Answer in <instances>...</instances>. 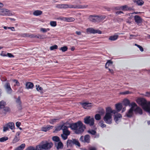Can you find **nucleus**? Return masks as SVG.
I'll use <instances>...</instances> for the list:
<instances>
[{
  "instance_id": "nucleus-52",
  "label": "nucleus",
  "mask_w": 150,
  "mask_h": 150,
  "mask_svg": "<svg viewBox=\"0 0 150 150\" xmlns=\"http://www.w3.org/2000/svg\"><path fill=\"white\" fill-rule=\"evenodd\" d=\"M131 93V92H130L129 91H126L124 92H121L120 93V94L122 95H125V94H129Z\"/></svg>"
},
{
  "instance_id": "nucleus-25",
  "label": "nucleus",
  "mask_w": 150,
  "mask_h": 150,
  "mask_svg": "<svg viewBox=\"0 0 150 150\" xmlns=\"http://www.w3.org/2000/svg\"><path fill=\"white\" fill-rule=\"evenodd\" d=\"M122 117V116L120 114H117L115 116L114 120L115 122L117 123L119 120V119Z\"/></svg>"
},
{
  "instance_id": "nucleus-5",
  "label": "nucleus",
  "mask_w": 150,
  "mask_h": 150,
  "mask_svg": "<svg viewBox=\"0 0 150 150\" xmlns=\"http://www.w3.org/2000/svg\"><path fill=\"white\" fill-rule=\"evenodd\" d=\"M42 148L43 149L46 150L50 149L53 146V144L52 142H48L46 141L45 142L42 141L41 142Z\"/></svg>"
},
{
  "instance_id": "nucleus-35",
  "label": "nucleus",
  "mask_w": 150,
  "mask_h": 150,
  "mask_svg": "<svg viewBox=\"0 0 150 150\" xmlns=\"http://www.w3.org/2000/svg\"><path fill=\"white\" fill-rule=\"evenodd\" d=\"M36 89L37 91L40 92L41 93H43V92H42V91L43 90V89L42 88L40 87L39 85H36Z\"/></svg>"
},
{
  "instance_id": "nucleus-59",
  "label": "nucleus",
  "mask_w": 150,
  "mask_h": 150,
  "mask_svg": "<svg viewBox=\"0 0 150 150\" xmlns=\"http://www.w3.org/2000/svg\"><path fill=\"white\" fill-rule=\"evenodd\" d=\"M7 56L9 57H14V56L11 53H8L7 54Z\"/></svg>"
},
{
  "instance_id": "nucleus-9",
  "label": "nucleus",
  "mask_w": 150,
  "mask_h": 150,
  "mask_svg": "<svg viewBox=\"0 0 150 150\" xmlns=\"http://www.w3.org/2000/svg\"><path fill=\"white\" fill-rule=\"evenodd\" d=\"M112 115L108 113H106L103 117V120L105 122L108 124H110L112 122Z\"/></svg>"
},
{
  "instance_id": "nucleus-12",
  "label": "nucleus",
  "mask_w": 150,
  "mask_h": 150,
  "mask_svg": "<svg viewBox=\"0 0 150 150\" xmlns=\"http://www.w3.org/2000/svg\"><path fill=\"white\" fill-rule=\"evenodd\" d=\"M21 132L20 131L16 133V134L12 141V143L13 144L16 143L18 142L19 141L20 139V137L19 136Z\"/></svg>"
},
{
  "instance_id": "nucleus-63",
  "label": "nucleus",
  "mask_w": 150,
  "mask_h": 150,
  "mask_svg": "<svg viewBox=\"0 0 150 150\" xmlns=\"http://www.w3.org/2000/svg\"><path fill=\"white\" fill-rule=\"evenodd\" d=\"M26 150H34V149L32 146H30L27 148Z\"/></svg>"
},
{
  "instance_id": "nucleus-21",
  "label": "nucleus",
  "mask_w": 150,
  "mask_h": 150,
  "mask_svg": "<svg viewBox=\"0 0 150 150\" xmlns=\"http://www.w3.org/2000/svg\"><path fill=\"white\" fill-rule=\"evenodd\" d=\"M8 127V128L10 129L11 130L15 129V125L14 123L13 122H9L6 124Z\"/></svg>"
},
{
  "instance_id": "nucleus-43",
  "label": "nucleus",
  "mask_w": 150,
  "mask_h": 150,
  "mask_svg": "<svg viewBox=\"0 0 150 150\" xmlns=\"http://www.w3.org/2000/svg\"><path fill=\"white\" fill-rule=\"evenodd\" d=\"M112 110L111 107H108L106 108V113H108L110 114H111V112H112Z\"/></svg>"
},
{
  "instance_id": "nucleus-27",
  "label": "nucleus",
  "mask_w": 150,
  "mask_h": 150,
  "mask_svg": "<svg viewBox=\"0 0 150 150\" xmlns=\"http://www.w3.org/2000/svg\"><path fill=\"white\" fill-rule=\"evenodd\" d=\"M133 1L139 6H142L144 3V1L142 0H134Z\"/></svg>"
},
{
  "instance_id": "nucleus-47",
  "label": "nucleus",
  "mask_w": 150,
  "mask_h": 150,
  "mask_svg": "<svg viewBox=\"0 0 150 150\" xmlns=\"http://www.w3.org/2000/svg\"><path fill=\"white\" fill-rule=\"evenodd\" d=\"M95 118L96 120H99L101 119L100 115L99 114H96L95 116Z\"/></svg>"
},
{
  "instance_id": "nucleus-56",
  "label": "nucleus",
  "mask_w": 150,
  "mask_h": 150,
  "mask_svg": "<svg viewBox=\"0 0 150 150\" xmlns=\"http://www.w3.org/2000/svg\"><path fill=\"white\" fill-rule=\"evenodd\" d=\"M62 129L63 130V131L67 130L68 128V127L64 125H61Z\"/></svg>"
},
{
  "instance_id": "nucleus-15",
  "label": "nucleus",
  "mask_w": 150,
  "mask_h": 150,
  "mask_svg": "<svg viewBox=\"0 0 150 150\" xmlns=\"http://www.w3.org/2000/svg\"><path fill=\"white\" fill-rule=\"evenodd\" d=\"M134 19L135 22L137 24L141 23L142 21V19L140 16L138 15H135L134 16Z\"/></svg>"
},
{
  "instance_id": "nucleus-31",
  "label": "nucleus",
  "mask_w": 150,
  "mask_h": 150,
  "mask_svg": "<svg viewBox=\"0 0 150 150\" xmlns=\"http://www.w3.org/2000/svg\"><path fill=\"white\" fill-rule=\"evenodd\" d=\"M117 9L122 10L123 11H127L129 10V8H128L127 6L126 5L120 7Z\"/></svg>"
},
{
  "instance_id": "nucleus-38",
  "label": "nucleus",
  "mask_w": 150,
  "mask_h": 150,
  "mask_svg": "<svg viewBox=\"0 0 150 150\" xmlns=\"http://www.w3.org/2000/svg\"><path fill=\"white\" fill-rule=\"evenodd\" d=\"M16 102L18 105L22 104V102L21 100V97L20 96H19L17 98H16Z\"/></svg>"
},
{
  "instance_id": "nucleus-46",
  "label": "nucleus",
  "mask_w": 150,
  "mask_h": 150,
  "mask_svg": "<svg viewBox=\"0 0 150 150\" xmlns=\"http://www.w3.org/2000/svg\"><path fill=\"white\" fill-rule=\"evenodd\" d=\"M22 36L23 37H29L31 38H35V35L34 34L31 35H30L28 36L27 34L24 33L23 34Z\"/></svg>"
},
{
  "instance_id": "nucleus-7",
  "label": "nucleus",
  "mask_w": 150,
  "mask_h": 150,
  "mask_svg": "<svg viewBox=\"0 0 150 150\" xmlns=\"http://www.w3.org/2000/svg\"><path fill=\"white\" fill-rule=\"evenodd\" d=\"M79 140L83 143L88 144L90 142V136L89 134H86L84 136H81Z\"/></svg>"
},
{
  "instance_id": "nucleus-26",
  "label": "nucleus",
  "mask_w": 150,
  "mask_h": 150,
  "mask_svg": "<svg viewBox=\"0 0 150 150\" xmlns=\"http://www.w3.org/2000/svg\"><path fill=\"white\" fill-rule=\"evenodd\" d=\"M98 23L102 21L105 18L104 15L97 16Z\"/></svg>"
},
{
  "instance_id": "nucleus-1",
  "label": "nucleus",
  "mask_w": 150,
  "mask_h": 150,
  "mask_svg": "<svg viewBox=\"0 0 150 150\" xmlns=\"http://www.w3.org/2000/svg\"><path fill=\"white\" fill-rule=\"evenodd\" d=\"M70 127L72 129L74 130L75 133L76 134H81L86 128L85 126L80 121L70 124Z\"/></svg>"
},
{
  "instance_id": "nucleus-4",
  "label": "nucleus",
  "mask_w": 150,
  "mask_h": 150,
  "mask_svg": "<svg viewBox=\"0 0 150 150\" xmlns=\"http://www.w3.org/2000/svg\"><path fill=\"white\" fill-rule=\"evenodd\" d=\"M67 144L68 147H72L74 145L79 147L81 145L79 142L76 139H72V140L68 139L67 142Z\"/></svg>"
},
{
  "instance_id": "nucleus-40",
  "label": "nucleus",
  "mask_w": 150,
  "mask_h": 150,
  "mask_svg": "<svg viewBox=\"0 0 150 150\" xmlns=\"http://www.w3.org/2000/svg\"><path fill=\"white\" fill-rule=\"evenodd\" d=\"M41 146L42 145L40 144L36 146L35 149L33 147H32L33 148L34 150H42L43 149L42 148Z\"/></svg>"
},
{
  "instance_id": "nucleus-18",
  "label": "nucleus",
  "mask_w": 150,
  "mask_h": 150,
  "mask_svg": "<svg viewBox=\"0 0 150 150\" xmlns=\"http://www.w3.org/2000/svg\"><path fill=\"white\" fill-rule=\"evenodd\" d=\"M89 19L92 22L98 23L97 16H91L89 17Z\"/></svg>"
},
{
  "instance_id": "nucleus-34",
  "label": "nucleus",
  "mask_w": 150,
  "mask_h": 150,
  "mask_svg": "<svg viewBox=\"0 0 150 150\" xmlns=\"http://www.w3.org/2000/svg\"><path fill=\"white\" fill-rule=\"evenodd\" d=\"M118 37V35L111 36L109 37V39L111 40L114 41L117 39Z\"/></svg>"
},
{
  "instance_id": "nucleus-17",
  "label": "nucleus",
  "mask_w": 150,
  "mask_h": 150,
  "mask_svg": "<svg viewBox=\"0 0 150 150\" xmlns=\"http://www.w3.org/2000/svg\"><path fill=\"white\" fill-rule=\"evenodd\" d=\"M55 146H56L57 149L59 150V149L63 148V144L61 141H59L57 144L55 143Z\"/></svg>"
},
{
  "instance_id": "nucleus-30",
  "label": "nucleus",
  "mask_w": 150,
  "mask_h": 150,
  "mask_svg": "<svg viewBox=\"0 0 150 150\" xmlns=\"http://www.w3.org/2000/svg\"><path fill=\"white\" fill-rule=\"evenodd\" d=\"M124 105L125 106L130 105V102L129 100L127 99H125L123 101Z\"/></svg>"
},
{
  "instance_id": "nucleus-58",
  "label": "nucleus",
  "mask_w": 150,
  "mask_h": 150,
  "mask_svg": "<svg viewBox=\"0 0 150 150\" xmlns=\"http://www.w3.org/2000/svg\"><path fill=\"white\" fill-rule=\"evenodd\" d=\"M144 96L147 97H150V92H146V94L145 95L143 94Z\"/></svg>"
},
{
  "instance_id": "nucleus-28",
  "label": "nucleus",
  "mask_w": 150,
  "mask_h": 150,
  "mask_svg": "<svg viewBox=\"0 0 150 150\" xmlns=\"http://www.w3.org/2000/svg\"><path fill=\"white\" fill-rule=\"evenodd\" d=\"M42 13V11L39 10H37L35 11L33 13V15L35 16H38L41 15Z\"/></svg>"
},
{
  "instance_id": "nucleus-24",
  "label": "nucleus",
  "mask_w": 150,
  "mask_h": 150,
  "mask_svg": "<svg viewBox=\"0 0 150 150\" xmlns=\"http://www.w3.org/2000/svg\"><path fill=\"white\" fill-rule=\"evenodd\" d=\"M134 110L132 109V108H130L128 112L126 113V115L128 117H131L132 116L133 114V111Z\"/></svg>"
},
{
  "instance_id": "nucleus-14",
  "label": "nucleus",
  "mask_w": 150,
  "mask_h": 150,
  "mask_svg": "<svg viewBox=\"0 0 150 150\" xmlns=\"http://www.w3.org/2000/svg\"><path fill=\"white\" fill-rule=\"evenodd\" d=\"M82 107L86 109H89L92 106V104L91 103H87L86 102L81 103Z\"/></svg>"
},
{
  "instance_id": "nucleus-37",
  "label": "nucleus",
  "mask_w": 150,
  "mask_h": 150,
  "mask_svg": "<svg viewBox=\"0 0 150 150\" xmlns=\"http://www.w3.org/2000/svg\"><path fill=\"white\" fill-rule=\"evenodd\" d=\"M52 140L55 142H59L60 141L59 137L57 136H54L52 138Z\"/></svg>"
},
{
  "instance_id": "nucleus-41",
  "label": "nucleus",
  "mask_w": 150,
  "mask_h": 150,
  "mask_svg": "<svg viewBox=\"0 0 150 150\" xmlns=\"http://www.w3.org/2000/svg\"><path fill=\"white\" fill-rule=\"evenodd\" d=\"M59 50H62L63 52H65L67 51L68 47L66 46H64L61 47Z\"/></svg>"
},
{
  "instance_id": "nucleus-51",
  "label": "nucleus",
  "mask_w": 150,
  "mask_h": 150,
  "mask_svg": "<svg viewBox=\"0 0 150 150\" xmlns=\"http://www.w3.org/2000/svg\"><path fill=\"white\" fill-rule=\"evenodd\" d=\"M58 48V46L57 45H54L53 46L50 47V49L51 50H53L54 49H57Z\"/></svg>"
},
{
  "instance_id": "nucleus-19",
  "label": "nucleus",
  "mask_w": 150,
  "mask_h": 150,
  "mask_svg": "<svg viewBox=\"0 0 150 150\" xmlns=\"http://www.w3.org/2000/svg\"><path fill=\"white\" fill-rule=\"evenodd\" d=\"M61 119V118L60 117H57L56 118L50 120L49 122L50 123L53 124L54 123L58 121Z\"/></svg>"
},
{
  "instance_id": "nucleus-57",
  "label": "nucleus",
  "mask_w": 150,
  "mask_h": 150,
  "mask_svg": "<svg viewBox=\"0 0 150 150\" xmlns=\"http://www.w3.org/2000/svg\"><path fill=\"white\" fill-rule=\"evenodd\" d=\"M67 135L62 134H61V137L64 140H66L67 138Z\"/></svg>"
},
{
  "instance_id": "nucleus-62",
  "label": "nucleus",
  "mask_w": 150,
  "mask_h": 150,
  "mask_svg": "<svg viewBox=\"0 0 150 150\" xmlns=\"http://www.w3.org/2000/svg\"><path fill=\"white\" fill-rule=\"evenodd\" d=\"M21 123L19 122H17L16 123V125L18 127H19L21 125Z\"/></svg>"
},
{
  "instance_id": "nucleus-13",
  "label": "nucleus",
  "mask_w": 150,
  "mask_h": 150,
  "mask_svg": "<svg viewBox=\"0 0 150 150\" xmlns=\"http://www.w3.org/2000/svg\"><path fill=\"white\" fill-rule=\"evenodd\" d=\"M88 132L92 135H94L93 137L94 138H97L99 137V134L98 133H97L93 129H91L88 130Z\"/></svg>"
},
{
  "instance_id": "nucleus-64",
  "label": "nucleus",
  "mask_w": 150,
  "mask_h": 150,
  "mask_svg": "<svg viewBox=\"0 0 150 150\" xmlns=\"http://www.w3.org/2000/svg\"><path fill=\"white\" fill-rule=\"evenodd\" d=\"M89 150H96V149L95 147H91L89 148Z\"/></svg>"
},
{
  "instance_id": "nucleus-61",
  "label": "nucleus",
  "mask_w": 150,
  "mask_h": 150,
  "mask_svg": "<svg viewBox=\"0 0 150 150\" xmlns=\"http://www.w3.org/2000/svg\"><path fill=\"white\" fill-rule=\"evenodd\" d=\"M17 108L19 110H21L22 109V104L20 105H18L17 106Z\"/></svg>"
},
{
  "instance_id": "nucleus-60",
  "label": "nucleus",
  "mask_w": 150,
  "mask_h": 150,
  "mask_svg": "<svg viewBox=\"0 0 150 150\" xmlns=\"http://www.w3.org/2000/svg\"><path fill=\"white\" fill-rule=\"evenodd\" d=\"M13 81L15 82L16 84V85L17 86H19L20 85V83L16 79H14L13 80Z\"/></svg>"
},
{
  "instance_id": "nucleus-39",
  "label": "nucleus",
  "mask_w": 150,
  "mask_h": 150,
  "mask_svg": "<svg viewBox=\"0 0 150 150\" xmlns=\"http://www.w3.org/2000/svg\"><path fill=\"white\" fill-rule=\"evenodd\" d=\"M75 19L72 17L66 18V21L67 22H72L74 21Z\"/></svg>"
},
{
  "instance_id": "nucleus-23",
  "label": "nucleus",
  "mask_w": 150,
  "mask_h": 150,
  "mask_svg": "<svg viewBox=\"0 0 150 150\" xmlns=\"http://www.w3.org/2000/svg\"><path fill=\"white\" fill-rule=\"evenodd\" d=\"M115 107L117 111L119 112L121 110L122 106L121 103H118L115 104Z\"/></svg>"
},
{
  "instance_id": "nucleus-11",
  "label": "nucleus",
  "mask_w": 150,
  "mask_h": 150,
  "mask_svg": "<svg viewBox=\"0 0 150 150\" xmlns=\"http://www.w3.org/2000/svg\"><path fill=\"white\" fill-rule=\"evenodd\" d=\"M4 87L8 93L11 94L12 90L11 88L10 83H6L4 85Z\"/></svg>"
},
{
  "instance_id": "nucleus-55",
  "label": "nucleus",
  "mask_w": 150,
  "mask_h": 150,
  "mask_svg": "<svg viewBox=\"0 0 150 150\" xmlns=\"http://www.w3.org/2000/svg\"><path fill=\"white\" fill-rule=\"evenodd\" d=\"M8 130V128L7 125H6V124L5 125V126L3 127V131L4 132H6L7 130Z\"/></svg>"
},
{
  "instance_id": "nucleus-16",
  "label": "nucleus",
  "mask_w": 150,
  "mask_h": 150,
  "mask_svg": "<svg viewBox=\"0 0 150 150\" xmlns=\"http://www.w3.org/2000/svg\"><path fill=\"white\" fill-rule=\"evenodd\" d=\"M53 126L50 125H47L46 127H42L41 128V130L42 131L46 132L50 129L52 128Z\"/></svg>"
},
{
  "instance_id": "nucleus-45",
  "label": "nucleus",
  "mask_w": 150,
  "mask_h": 150,
  "mask_svg": "<svg viewBox=\"0 0 150 150\" xmlns=\"http://www.w3.org/2000/svg\"><path fill=\"white\" fill-rule=\"evenodd\" d=\"M50 25L52 27H55L57 25V22L56 21H51L50 23Z\"/></svg>"
},
{
  "instance_id": "nucleus-8",
  "label": "nucleus",
  "mask_w": 150,
  "mask_h": 150,
  "mask_svg": "<svg viewBox=\"0 0 150 150\" xmlns=\"http://www.w3.org/2000/svg\"><path fill=\"white\" fill-rule=\"evenodd\" d=\"M0 15L2 16H11L12 15L10 11L6 8L0 9Z\"/></svg>"
},
{
  "instance_id": "nucleus-3",
  "label": "nucleus",
  "mask_w": 150,
  "mask_h": 150,
  "mask_svg": "<svg viewBox=\"0 0 150 150\" xmlns=\"http://www.w3.org/2000/svg\"><path fill=\"white\" fill-rule=\"evenodd\" d=\"M61 6H62L61 8H86L88 5H74L71 4H61Z\"/></svg>"
},
{
  "instance_id": "nucleus-54",
  "label": "nucleus",
  "mask_w": 150,
  "mask_h": 150,
  "mask_svg": "<svg viewBox=\"0 0 150 150\" xmlns=\"http://www.w3.org/2000/svg\"><path fill=\"white\" fill-rule=\"evenodd\" d=\"M66 17H60L57 18V19L58 20H60L61 21H66Z\"/></svg>"
},
{
  "instance_id": "nucleus-22",
  "label": "nucleus",
  "mask_w": 150,
  "mask_h": 150,
  "mask_svg": "<svg viewBox=\"0 0 150 150\" xmlns=\"http://www.w3.org/2000/svg\"><path fill=\"white\" fill-rule=\"evenodd\" d=\"M34 86L33 84L30 82H27L26 83V87L27 89H32Z\"/></svg>"
},
{
  "instance_id": "nucleus-6",
  "label": "nucleus",
  "mask_w": 150,
  "mask_h": 150,
  "mask_svg": "<svg viewBox=\"0 0 150 150\" xmlns=\"http://www.w3.org/2000/svg\"><path fill=\"white\" fill-rule=\"evenodd\" d=\"M84 122L86 124H88L90 126H92L94 124V120L90 116H87L84 118Z\"/></svg>"
},
{
  "instance_id": "nucleus-10",
  "label": "nucleus",
  "mask_w": 150,
  "mask_h": 150,
  "mask_svg": "<svg viewBox=\"0 0 150 150\" xmlns=\"http://www.w3.org/2000/svg\"><path fill=\"white\" fill-rule=\"evenodd\" d=\"M87 33H90L95 34L98 33L100 34L102 33L101 31L99 30H95L91 28H88L86 29Z\"/></svg>"
},
{
  "instance_id": "nucleus-42",
  "label": "nucleus",
  "mask_w": 150,
  "mask_h": 150,
  "mask_svg": "<svg viewBox=\"0 0 150 150\" xmlns=\"http://www.w3.org/2000/svg\"><path fill=\"white\" fill-rule=\"evenodd\" d=\"M8 139L7 137H4L0 138V142H3Z\"/></svg>"
},
{
  "instance_id": "nucleus-48",
  "label": "nucleus",
  "mask_w": 150,
  "mask_h": 150,
  "mask_svg": "<svg viewBox=\"0 0 150 150\" xmlns=\"http://www.w3.org/2000/svg\"><path fill=\"white\" fill-rule=\"evenodd\" d=\"M130 105L131 106V108H132V109L133 110H134V107H137V105L135 102H134L132 103L131 104L130 103Z\"/></svg>"
},
{
  "instance_id": "nucleus-36",
  "label": "nucleus",
  "mask_w": 150,
  "mask_h": 150,
  "mask_svg": "<svg viewBox=\"0 0 150 150\" xmlns=\"http://www.w3.org/2000/svg\"><path fill=\"white\" fill-rule=\"evenodd\" d=\"M112 62L110 60H108V61L107 63H106L105 65V68L106 69L108 68V67H109L110 65L112 64Z\"/></svg>"
},
{
  "instance_id": "nucleus-2",
  "label": "nucleus",
  "mask_w": 150,
  "mask_h": 150,
  "mask_svg": "<svg viewBox=\"0 0 150 150\" xmlns=\"http://www.w3.org/2000/svg\"><path fill=\"white\" fill-rule=\"evenodd\" d=\"M137 103L140 105L142 108L148 112L150 115V102H147L146 100L143 98H139L137 100Z\"/></svg>"
},
{
  "instance_id": "nucleus-32",
  "label": "nucleus",
  "mask_w": 150,
  "mask_h": 150,
  "mask_svg": "<svg viewBox=\"0 0 150 150\" xmlns=\"http://www.w3.org/2000/svg\"><path fill=\"white\" fill-rule=\"evenodd\" d=\"M3 108L4 111V113L5 114H6L7 112H10L11 111L10 108L8 106H5Z\"/></svg>"
},
{
  "instance_id": "nucleus-49",
  "label": "nucleus",
  "mask_w": 150,
  "mask_h": 150,
  "mask_svg": "<svg viewBox=\"0 0 150 150\" xmlns=\"http://www.w3.org/2000/svg\"><path fill=\"white\" fill-rule=\"evenodd\" d=\"M63 134L67 135H69L70 134V132L68 129L63 131Z\"/></svg>"
},
{
  "instance_id": "nucleus-33",
  "label": "nucleus",
  "mask_w": 150,
  "mask_h": 150,
  "mask_svg": "<svg viewBox=\"0 0 150 150\" xmlns=\"http://www.w3.org/2000/svg\"><path fill=\"white\" fill-rule=\"evenodd\" d=\"M6 105V102L3 100L0 101V109H2Z\"/></svg>"
},
{
  "instance_id": "nucleus-53",
  "label": "nucleus",
  "mask_w": 150,
  "mask_h": 150,
  "mask_svg": "<svg viewBox=\"0 0 150 150\" xmlns=\"http://www.w3.org/2000/svg\"><path fill=\"white\" fill-rule=\"evenodd\" d=\"M47 37V36L45 35H42V34H39V39H43L45 38H46Z\"/></svg>"
},
{
  "instance_id": "nucleus-44",
  "label": "nucleus",
  "mask_w": 150,
  "mask_h": 150,
  "mask_svg": "<svg viewBox=\"0 0 150 150\" xmlns=\"http://www.w3.org/2000/svg\"><path fill=\"white\" fill-rule=\"evenodd\" d=\"M50 30L49 28H41L40 29V31L43 33H45L47 31H49Z\"/></svg>"
},
{
  "instance_id": "nucleus-50",
  "label": "nucleus",
  "mask_w": 150,
  "mask_h": 150,
  "mask_svg": "<svg viewBox=\"0 0 150 150\" xmlns=\"http://www.w3.org/2000/svg\"><path fill=\"white\" fill-rule=\"evenodd\" d=\"M99 125L102 128L106 127V125L103 123V122L101 121L99 122Z\"/></svg>"
},
{
  "instance_id": "nucleus-20",
  "label": "nucleus",
  "mask_w": 150,
  "mask_h": 150,
  "mask_svg": "<svg viewBox=\"0 0 150 150\" xmlns=\"http://www.w3.org/2000/svg\"><path fill=\"white\" fill-rule=\"evenodd\" d=\"M134 110L136 114L139 113L140 115H142V114L143 112L141 108L139 107H137Z\"/></svg>"
},
{
  "instance_id": "nucleus-29",
  "label": "nucleus",
  "mask_w": 150,
  "mask_h": 150,
  "mask_svg": "<svg viewBox=\"0 0 150 150\" xmlns=\"http://www.w3.org/2000/svg\"><path fill=\"white\" fill-rule=\"evenodd\" d=\"M25 144H22L20 146L16 147L14 150H23L25 148Z\"/></svg>"
}]
</instances>
